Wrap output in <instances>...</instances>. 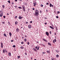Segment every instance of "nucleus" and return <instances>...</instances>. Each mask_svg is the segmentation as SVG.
Instances as JSON below:
<instances>
[{"label":"nucleus","instance_id":"obj_41","mask_svg":"<svg viewBox=\"0 0 60 60\" xmlns=\"http://www.w3.org/2000/svg\"><path fill=\"white\" fill-rule=\"evenodd\" d=\"M49 33L50 34H51V31H49Z\"/></svg>","mask_w":60,"mask_h":60},{"label":"nucleus","instance_id":"obj_57","mask_svg":"<svg viewBox=\"0 0 60 60\" xmlns=\"http://www.w3.org/2000/svg\"><path fill=\"white\" fill-rule=\"evenodd\" d=\"M25 37H27V36L26 35L25 36Z\"/></svg>","mask_w":60,"mask_h":60},{"label":"nucleus","instance_id":"obj_10","mask_svg":"<svg viewBox=\"0 0 60 60\" xmlns=\"http://www.w3.org/2000/svg\"><path fill=\"white\" fill-rule=\"evenodd\" d=\"M50 28H51L52 29H54V28H53L52 26H50Z\"/></svg>","mask_w":60,"mask_h":60},{"label":"nucleus","instance_id":"obj_58","mask_svg":"<svg viewBox=\"0 0 60 60\" xmlns=\"http://www.w3.org/2000/svg\"><path fill=\"white\" fill-rule=\"evenodd\" d=\"M45 25H47V23H45Z\"/></svg>","mask_w":60,"mask_h":60},{"label":"nucleus","instance_id":"obj_61","mask_svg":"<svg viewBox=\"0 0 60 60\" xmlns=\"http://www.w3.org/2000/svg\"><path fill=\"white\" fill-rule=\"evenodd\" d=\"M54 34H55V35H56V33H54Z\"/></svg>","mask_w":60,"mask_h":60},{"label":"nucleus","instance_id":"obj_64","mask_svg":"<svg viewBox=\"0 0 60 60\" xmlns=\"http://www.w3.org/2000/svg\"><path fill=\"white\" fill-rule=\"evenodd\" d=\"M40 13H41V11H40Z\"/></svg>","mask_w":60,"mask_h":60},{"label":"nucleus","instance_id":"obj_19","mask_svg":"<svg viewBox=\"0 0 60 60\" xmlns=\"http://www.w3.org/2000/svg\"><path fill=\"white\" fill-rule=\"evenodd\" d=\"M56 52H57V53H58V52H59V50H56Z\"/></svg>","mask_w":60,"mask_h":60},{"label":"nucleus","instance_id":"obj_6","mask_svg":"<svg viewBox=\"0 0 60 60\" xmlns=\"http://www.w3.org/2000/svg\"><path fill=\"white\" fill-rule=\"evenodd\" d=\"M50 7H51V6L53 7V6H53V5H52V4H51L50 3Z\"/></svg>","mask_w":60,"mask_h":60},{"label":"nucleus","instance_id":"obj_31","mask_svg":"<svg viewBox=\"0 0 60 60\" xmlns=\"http://www.w3.org/2000/svg\"><path fill=\"white\" fill-rule=\"evenodd\" d=\"M49 4L48 3H46V5H48V4Z\"/></svg>","mask_w":60,"mask_h":60},{"label":"nucleus","instance_id":"obj_9","mask_svg":"<svg viewBox=\"0 0 60 60\" xmlns=\"http://www.w3.org/2000/svg\"><path fill=\"white\" fill-rule=\"evenodd\" d=\"M29 28H30L31 27V25H29L28 26Z\"/></svg>","mask_w":60,"mask_h":60},{"label":"nucleus","instance_id":"obj_4","mask_svg":"<svg viewBox=\"0 0 60 60\" xmlns=\"http://www.w3.org/2000/svg\"><path fill=\"white\" fill-rule=\"evenodd\" d=\"M1 47L2 48H3V43L1 42Z\"/></svg>","mask_w":60,"mask_h":60},{"label":"nucleus","instance_id":"obj_37","mask_svg":"<svg viewBox=\"0 0 60 60\" xmlns=\"http://www.w3.org/2000/svg\"><path fill=\"white\" fill-rule=\"evenodd\" d=\"M47 53H49V51H47Z\"/></svg>","mask_w":60,"mask_h":60},{"label":"nucleus","instance_id":"obj_18","mask_svg":"<svg viewBox=\"0 0 60 60\" xmlns=\"http://www.w3.org/2000/svg\"><path fill=\"white\" fill-rule=\"evenodd\" d=\"M18 24V22L17 21H16L15 22V25H17V24Z\"/></svg>","mask_w":60,"mask_h":60},{"label":"nucleus","instance_id":"obj_46","mask_svg":"<svg viewBox=\"0 0 60 60\" xmlns=\"http://www.w3.org/2000/svg\"><path fill=\"white\" fill-rule=\"evenodd\" d=\"M57 13H60V12L58 11L57 12Z\"/></svg>","mask_w":60,"mask_h":60},{"label":"nucleus","instance_id":"obj_16","mask_svg":"<svg viewBox=\"0 0 60 60\" xmlns=\"http://www.w3.org/2000/svg\"><path fill=\"white\" fill-rule=\"evenodd\" d=\"M48 44L49 45H50V46L51 45V44L50 43H48Z\"/></svg>","mask_w":60,"mask_h":60},{"label":"nucleus","instance_id":"obj_15","mask_svg":"<svg viewBox=\"0 0 60 60\" xmlns=\"http://www.w3.org/2000/svg\"><path fill=\"white\" fill-rule=\"evenodd\" d=\"M3 14H0V17H2V16H3Z\"/></svg>","mask_w":60,"mask_h":60},{"label":"nucleus","instance_id":"obj_26","mask_svg":"<svg viewBox=\"0 0 60 60\" xmlns=\"http://www.w3.org/2000/svg\"><path fill=\"white\" fill-rule=\"evenodd\" d=\"M8 24L9 26L11 25V24H10V22H8Z\"/></svg>","mask_w":60,"mask_h":60},{"label":"nucleus","instance_id":"obj_21","mask_svg":"<svg viewBox=\"0 0 60 60\" xmlns=\"http://www.w3.org/2000/svg\"><path fill=\"white\" fill-rule=\"evenodd\" d=\"M5 50L4 49H3V53H5Z\"/></svg>","mask_w":60,"mask_h":60},{"label":"nucleus","instance_id":"obj_59","mask_svg":"<svg viewBox=\"0 0 60 60\" xmlns=\"http://www.w3.org/2000/svg\"><path fill=\"white\" fill-rule=\"evenodd\" d=\"M17 1H18V0H15V2H17Z\"/></svg>","mask_w":60,"mask_h":60},{"label":"nucleus","instance_id":"obj_33","mask_svg":"<svg viewBox=\"0 0 60 60\" xmlns=\"http://www.w3.org/2000/svg\"><path fill=\"white\" fill-rule=\"evenodd\" d=\"M39 49V47H38V48L37 49V50H38Z\"/></svg>","mask_w":60,"mask_h":60},{"label":"nucleus","instance_id":"obj_42","mask_svg":"<svg viewBox=\"0 0 60 60\" xmlns=\"http://www.w3.org/2000/svg\"><path fill=\"white\" fill-rule=\"evenodd\" d=\"M2 24H5V22H2Z\"/></svg>","mask_w":60,"mask_h":60},{"label":"nucleus","instance_id":"obj_24","mask_svg":"<svg viewBox=\"0 0 60 60\" xmlns=\"http://www.w3.org/2000/svg\"><path fill=\"white\" fill-rule=\"evenodd\" d=\"M2 8H3V9H4V5H3L2 6Z\"/></svg>","mask_w":60,"mask_h":60},{"label":"nucleus","instance_id":"obj_32","mask_svg":"<svg viewBox=\"0 0 60 60\" xmlns=\"http://www.w3.org/2000/svg\"><path fill=\"white\" fill-rule=\"evenodd\" d=\"M8 2L9 3V4H10L11 2H10V0H9L8 1Z\"/></svg>","mask_w":60,"mask_h":60},{"label":"nucleus","instance_id":"obj_7","mask_svg":"<svg viewBox=\"0 0 60 60\" xmlns=\"http://www.w3.org/2000/svg\"><path fill=\"white\" fill-rule=\"evenodd\" d=\"M19 19H22V18H23V17H22L21 16H19Z\"/></svg>","mask_w":60,"mask_h":60},{"label":"nucleus","instance_id":"obj_63","mask_svg":"<svg viewBox=\"0 0 60 60\" xmlns=\"http://www.w3.org/2000/svg\"><path fill=\"white\" fill-rule=\"evenodd\" d=\"M48 10H46V11L47 12H48Z\"/></svg>","mask_w":60,"mask_h":60},{"label":"nucleus","instance_id":"obj_36","mask_svg":"<svg viewBox=\"0 0 60 60\" xmlns=\"http://www.w3.org/2000/svg\"><path fill=\"white\" fill-rule=\"evenodd\" d=\"M54 41L55 42H56V39H54Z\"/></svg>","mask_w":60,"mask_h":60},{"label":"nucleus","instance_id":"obj_17","mask_svg":"<svg viewBox=\"0 0 60 60\" xmlns=\"http://www.w3.org/2000/svg\"><path fill=\"white\" fill-rule=\"evenodd\" d=\"M18 8H19V9H22V7H19Z\"/></svg>","mask_w":60,"mask_h":60},{"label":"nucleus","instance_id":"obj_29","mask_svg":"<svg viewBox=\"0 0 60 60\" xmlns=\"http://www.w3.org/2000/svg\"><path fill=\"white\" fill-rule=\"evenodd\" d=\"M13 48H15L16 47V46L15 45H14L13 46Z\"/></svg>","mask_w":60,"mask_h":60},{"label":"nucleus","instance_id":"obj_43","mask_svg":"<svg viewBox=\"0 0 60 60\" xmlns=\"http://www.w3.org/2000/svg\"><path fill=\"white\" fill-rule=\"evenodd\" d=\"M46 53V52H42V54H45Z\"/></svg>","mask_w":60,"mask_h":60},{"label":"nucleus","instance_id":"obj_30","mask_svg":"<svg viewBox=\"0 0 60 60\" xmlns=\"http://www.w3.org/2000/svg\"><path fill=\"white\" fill-rule=\"evenodd\" d=\"M55 27L56 28V30H58V28H57V27L56 26Z\"/></svg>","mask_w":60,"mask_h":60},{"label":"nucleus","instance_id":"obj_14","mask_svg":"<svg viewBox=\"0 0 60 60\" xmlns=\"http://www.w3.org/2000/svg\"><path fill=\"white\" fill-rule=\"evenodd\" d=\"M9 34L10 37H11V33H9Z\"/></svg>","mask_w":60,"mask_h":60},{"label":"nucleus","instance_id":"obj_25","mask_svg":"<svg viewBox=\"0 0 60 60\" xmlns=\"http://www.w3.org/2000/svg\"><path fill=\"white\" fill-rule=\"evenodd\" d=\"M41 7H43V5L42 4H41Z\"/></svg>","mask_w":60,"mask_h":60},{"label":"nucleus","instance_id":"obj_49","mask_svg":"<svg viewBox=\"0 0 60 60\" xmlns=\"http://www.w3.org/2000/svg\"><path fill=\"white\" fill-rule=\"evenodd\" d=\"M26 24H28V22H26Z\"/></svg>","mask_w":60,"mask_h":60},{"label":"nucleus","instance_id":"obj_51","mask_svg":"<svg viewBox=\"0 0 60 60\" xmlns=\"http://www.w3.org/2000/svg\"><path fill=\"white\" fill-rule=\"evenodd\" d=\"M56 18H57V19H58V17L57 16H56Z\"/></svg>","mask_w":60,"mask_h":60},{"label":"nucleus","instance_id":"obj_53","mask_svg":"<svg viewBox=\"0 0 60 60\" xmlns=\"http://www.w3.org/2000/svg\"><path fill=\"white\" fill-rule=\"evenodd\" d=\"M15 8H17V6H15Z\"/></svg>","mask_w":60,"mask_h":60},{"label":"nucleus","instance_id":"obj_5","mask_svg":"<svg viewBox=\"0 0 60 60\" xmlns=\"http://www.w3.org/2000/svg\"><path fill=\"white\" fill-rule=\"evenodd\" d=\"M36 2H35V3H33V4H34V5H33V6H35V5H36Z\"/></svg>","mask_w":60,"mask_h":60},{"label":"nucleus","instance_id":"obj_39","mask_svg":"<svg viewBox=\"0 0 60 60\" xmlns=\"http://www.w3.org/2000/svg\"><path fill=\"white\" fill-rule=\"evenodd\" d=\"M30 44V43H29V42H28L27 43V45H29V44Z\"/></svg>","mask_w":60,"mask_h":60},{"label":"nucleus","instance_id":"obj_8","mask_svg":"<svg viewBox=\"0 0 60 60\" xmlns=\"http://www.w3.org/2000/svg\"><path fill=\"white\" fill-rule=\"evenodd\" d=\"M8 56H11V52H9V53H8Z\"/></svg>","mask_w":60,"mask_h":60},{"label":"nucleus","instance_id":"obj_35","mask_svg":"<svg viewBox=\"0 0 60 60\" xmlns=\"http://www.w3.org/2000/svg\"><path fill=\"white\" fill-rule=\"evenodd\" d=\"M43 40L44 41H46V40L45 39H44V38L43 39Z\"/></svg>","mask_w":60,"mask_h":60},{"label":"nucleus","instance_id":"obj_60","mask_svg":"<svg viewBox=\"0 0 60 60\" xmlns=\"http://www.w3.org/2000/svg\"><path fill=\"white\" fill-rule=\"evenodd\" d=\"M45 19H47V18L45 17Z\"/></svg>","mask_w":60,"mask_h":60},{"label":"nucleus","instance_id":"obj_27","mask_svg":"<svg viewBox=\"0 0 60 60\" xmlns=\"http://www.w3.org/2000/svg\"><path fill=\"white\" fill-rule=\"evenodd\" d=\"M24 41H26V38H25L24 39Z\"/></svg>","mask_w":60,"mask_h":60},{"label":"nucleus","instance_id":"obj_20","mask_svg":"<svg viewBox=\"0 0 60 60\" xmlns=\"http://www.w3.org/2000/svg\"><path fill=\"white\" fill-rule=\"evenodd\" d=\"M22 8L23 9H25V6H22Z\"/></svg>","mask_w":60,"mask_h":60},{"label":"nucleus","instance_id":"obj_11","mask_svg":"<svg viewBox=\"0 0 60 60\" xmlns=\"http://www.w3.org/2000/svg\"><path fill=\"white\" fill-rule=\"evenodd\" d=\"M33 50L34 51H37V50L35 49V48H34L33 49Z\"/></svg>","mask_w":60,"mask_h":60},{"label":"nucleus","instance_id":"obj_50","mask_svg":"<svg viewBox=\"0 0 60 60\" xmlns=\"http://www.w3.org/2000/svg\"><path fill=\"white\" fill-rule=\"evenodd\" d=\"M32 10H35V9H34V8H32Z\"/></svg>","mask_w":60,"mask_h":60},{"label":"nucleus","instance_id":"obj_44","mask_svg":"<svg viewBox=\"0 0 60 60\" xmlns=\"http://www.w3.org/2000/svg\"><path fill=\"white\" fill-rule=\"evenodd\" d=\"M3 17H4V19H5V16H3Z\"/></svg>","mask_w":60,"mask_h":60},{"label":"nucleus","instance_id":"obj_55","mask_svg":"<svg viewBox=\"0 0 60 60\" xmlns=\"http://www.w3.org/2000/svg\"><path fill=\"white\" fill-rule=\"evenodd\" d=\"M12 4H14V3H13V2H12Z\"/></svg>","mask_w":60,"mask_h":60},{"label":"nucleus","instance_id":"obj_2","mask_svg":"<svg viewBox=\"0 0 60 60\" xmlns=\"http://www.w3.org/2000/svg\"><path fill=\"white\" fill-rule=\"evenodd\" d=\"M45 34L47 36H49V33L48 32H45Z\"/></svg>","mask_w":60,"mask_h":60},{"label":"nucleus","instance_id":"obj_28","mask_svg":"<svg viewBox=\"0 0 60 60\" xmlns=\"http://www.w3.org/2000/svg\"><path fill=\"white\" fill-rule=\"evenodd\" d=\"M23 10L24 11H26V10H25V8L23 9Z\"/></svg>","mask_w":60,"mask_h":60},{"label":"nucleus","instance_id":"obj_52","mask_svg":"<svg viewBox=\"0 0 60 60\" xmlns=\"http://www.w3.org/2000/svg\"><path fill=\"white\" fill-rule=\"evenodd\" d=\"M13 41H14V40H11V42H13Z\"/></svg>","mask_w":60,"mask_h":60},{"label":"nucleus","instance_id":"obj_22","mask_svg":"<svg viewBox=\"0 0 60 60\" xmlns=\"http://www.w3.org/2000/svg\"><path fill=\"white\" fill-rule=\"evenodd\" d=\"M20 56H17V58H18V59H19V58H20Z\"/></svg>","mask_w":60,"mask_h":60},{"label":"nucleus","instance_id":"obj_3","mask_svg":"<svg viewBox=\"0 0 60 60\" xmlns=\"http://www.w3.org/2000/svg\"><path fill=\"white\" fill-rule=\"evenodd\" d=\"M19 28H17L16 29V32H19Z\"/></svg>","mask_w":60,"mask_h":60},{"label":"nucleus","instance_id":"obj_40","mask_svg":"<svg viewBox=\"0 0 60 60\" xmlns=\"http://www.w3.org/2000/svg\"><path fill=\"white\" fill-rule=\"evenodd\" d=\"M21 44H24V42H21Z\"/></svg>","mask_w":60,"mask_h":60},{"label":"nucleus","instance_id":"obj_47","mask_svg":"<svg viewBox=\"0 0 60 60\" xmlns=\"http://www.w3.org/2000/svg\"><path fill=\"white\" fill-rule=\"evenodd\" d=\"M25 55H26V56L27 55V53H25Z\"/></svg>","mask_w":60,"mask_h":60},{"label":"nucleus","instance_id":"obj_34","mask_svg":"<svg viewBox=\"0 0 60 60\" xmlns=\"http://www.w3.org/2000/svg\"><path fill=\"white\" fill-rule=\"evenodd\" d=\"M17 16H16L15 17V18L16 19L17 18Z\"/></svg>","mask_w":60,"mask_h":60},{"label":"nucleus","instance_id":"obj_54","mask_svg":"<svg viewBox=\"0 0 60 60\" xmlns=\"http://www.w3.org/2000/svg\"><path fill=\"white\" fill-rule=\"evenodd\" d=\"M53 43H55V42L53 40Z\"/></svg>","mask_w":60,"mask_h":60},{"label":"nucleus","instance_id":"obj_56","mask_svg":"<svg viewBox=\"0 0 60 60\" xmlns=\"http://www.w3.org/2000/svg\"><path fill=\"white\" fill-rule=\"evenodd\" d=\"M30 23H32V21H31L30 22Z\"/></svg>","mask_w":60,"mask_h":60},{"label":"nucleus","instance_id":"obj_23","mask_svg":"<svg viewBox=\"0 0 60 60\" xmlns=\"http://www.w3.org/2000/svg\"><path fill=\"white\" fill-rule=\"evenodd\" d=\"M56 57H57L58 58V57H59V55H57L56 56Z\"/></svg>","mask_w":60,"mask_h":60},{"label":"nucleus","instance_id":"obj_62","mask_svg":"<svg viewBox=\"0 0 60 60\" xmlns=\"http://www.w3.org/2000/svg\"><path fill=\"white\" fill-rule=\"evenodd\" d=\"M7 15H9V14L8 13L7 14Z\"/></svg>","mask_w":60,"mask_h":60},{"label":"nucleus","instance_id":"obj_12","mask_svg":"<svg viewBox=\"0 0 60 60\" xmlns=\"http://www.w3.org/2000/svg\"><path fill=\"white\" fill-rule=\"evenodd\" d=\"M20 48H21V49H24V47L23 46H21L20 47Z\"/></svg>","mask_w":60,"mask_h":60},{"label":"nucleus","instance_id":"obj_13","mask_svg":"<svg viewBox=\"0 0 60 60\" xmlns=\"http://www.w3.org/2000/svg\"><path fill=\"white\" fill-rule=\"evenodd\" d=\"M4 36H5V37H7V36L5 34V33H4L3 34Z\"/></svg>","mask_w":60,"mask_h":60},{"label":"nucleus","instance_id":"obj_38","mask_svg":"<svg viewBox=\"0 0 60 60\" xmlns=\"http://www.w3.org/2000/svg\"><path fill=\"white\" fill-rule=\"evenodd\" d=\"M51 60H54V58H52V59H51Z\"/></svg>","mask_w":60,"mask_h":60},{"label":"nucleus","instance_id":"obj_48","mask_svg":"<svg viewBox=\"0 0 60 60\" xmlns=\"http://www.w3.org/2000/svg\"><path fill=\"white\" fill-rule=\"evenodd\" d=\"M45 42H48V41L47 40H45Z\"/></svg>","mask_w":60,"mask_h":60},{"label":"nucleus","instance_id":"obj_45","mask_svg":"<svg viewBox=\"0 0 60 60\" xmlns=\"http://www.w3.org/2000/svg\"><path fill=\"white\" fill-rule=\"evenodd\" d=\"M35 49H37V46H36L35 47Z\"/></svg>","mask_w":60,"mask_h":60},{"label":"nucleus","instance_id":"obj_1","mask_svg":"<svg viewBox=\"0 0 60 60\" xmlns=\"http://www.w3.org/2000/svg\"><path fill=\"white\" fill-rule=\"evenodd\" d=\"M35 14L36 16H37L39 15V11L37 10H36L35 11Z\"/></svg>","mask_w":60,"mask_h":60}]
</instances>
